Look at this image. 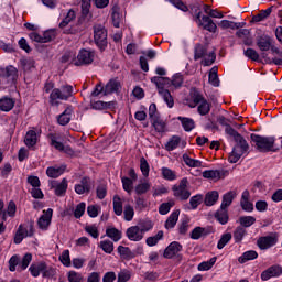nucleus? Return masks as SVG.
I'll return each mask as SVG.
<instances>
[{
	"label": "nucleus",
	"instance_id": "1",
	"mask_svg": "<svg viewBox=\"0 0 282 282\" xmlns=\"http://www.w3.org/2000/svg\"><path fill=\"white\" fill-rule=\"evenodd\" d=\"M151 83H153L159 91V95L163 98L164 102H166L167 107L171 109L175 101L173 100V96L169 88L171 87V79L169 77H158L154 76L151 78Z\"/></svg>",
	"mask_w": 282,
	"mask_h": 282
},
{
	"label": "nucleus",
	"instance_id": "2",
	"mask_svg": "<svg viewBox=\"0 0 282 282\" xmlns=\"http://www.w3.org/2000/svg\"><path fill=\"white\" fill-rule=\"evenodd\" d=\"M250 138L252 147H254L259 153H270V151H274V142H276L274 137H263L251 133Z\"/></svg>",
	"mask_w": 282,
	"mask_h": 282
},
{
	"label": "nucleus",
	"instance_id": "3",
	"mask_svg": "<svg viewBox=\"0 0 282 282\" xmlns=\"http://www.w3.org/2000/svg\"><path fill=\"white\" fill-rule=\"evenodd\" d=\"M234 140L236 142V145L234 147L232 152L229 154L230 164H237V162L241 160L243 153L248 152V149H250V145L248 144V141H246L243 135L240 134Z\"/></svg>",
	"mask_w": 282,
	"mask_h": 282
},
{
	"label": "nucleus",
	"instance_id": "4",
	"mask_svg": "<svg viewBox=\"0 0 282 282\" xmlns=\"http://www.w3.org/2000/svg\"><path fill=\"white\" fill-rule=\"evenodd\" d=\"M173 195L180 202H188L191 199V191L188 189V178L184 177L180 181L178 185H173Z\"/></svg>",
	"mask_w": 282,
	"mask_h": 282
},
{
	"label": "nucleus",
	"instance_id": "5",
	"mask_svg": "<svg viewBox=\"0 0 282 282\" xmlns=\"http://www.w3.org/2000/svg\"><path fill=\"white\" fill-rule=\"evenodd\" d=\"M94 41L97 47L105 52L108 41H107V29L102 24H97L94 26Z\"/></svg>",
	"mask_w": 282,
	"mask_h": 282
},
{
	"label": "nucleus",
	"instance_id": "6",
	"mask_svg": "<svg viewBox=\"0 0 282 282\" xmlns=\"http://www.w3.org/2000/svg\"><path fill=\"white\" fill-rule=\"evenodd\" d=\"M196 20L199 25V28H203V30H207V32L215 33L217 32V24L210 19L208 15H203L202 17V11H199L196 14Z\"/></svg>",
	"mask_w": 282,
	"mask_h": 282
},
{
	"label": "nucleus",
	"instance_id": "7",
	"mask_svg": "<svg viewBox=\"0 0 282 282\" xmlns=\"http://www.w3.org/2000/svg\"><path fill=\"white\" fill-rule=\"evenodd\" d=\"M17 78V69L14 66H8L7 68H0V85H10L14 83Z\"/></svg>",
	"mask_w": 282,
	"mask_h": 282
},
{
	"label": "nucleus",
	"instance_id": "8",
	"mask_svg": "<svg viewBox=\"0 0 282 282\" xmlns=\"http://www.w3.org/2000/svg\"><path fill=\"white\" fill-rule=\"evenodd\" d=\"M94 56H96L94 52L83 48L79 51L74 65L76 67H80V65H91L94 63Z\"/></svg>",
	"mask_w": 282,
	"mask_h": 282
},
{
	"label": "nucleus",
	"instance_id": "9",
	"mask_svg": "<svg viewBox=\"0 0 282 282\" xmlns=\"http://www.w3.org/2000/svg\"><path fill=\"white\" fill-rule=\"evenodd\" d=\"M278 241L279 237L276 234H271L269 236L260 237L257 240V246L260 250H268L269 248H272V246H276Z\"/></svg>",
	"mask_w": 282,
	"mask_h": 282
},
{
	"label": "nucleus",
	"instance_id": "10",
	"mask_svg": "<svg viewBox=\"0 0 282 282\" xmlns=\"http://www.w3.org/2000/svg\"><path fill=\"white\" fill-rule=\"evenodd\" d=\"M182 245L177 241L171 242L167 248L164 250L163 257L164 259H173V257H177V259H182L180 252H182Z\"/></svg>",
	"mask_w": 282,
	"mask_h": 282
},
{
	"label": "nucleus",
	"instance_id": "11",
	"mask_svg": "<svg viewBox=\"0 0 282 282\" xmlns=\"http://www.w3.org/2000/svg\"><path fill=\"white\" fill-rule=\"evenodd\" d=\"M48 186L50 188H54L57 197H63L67 193V178H63L62 182L50 181Z\"/></svg>",
	"mask_w": 282,
	"mask_h": 282
},
{
	"label": "nucleus",
	"instance_id": "12",
	"mask_svg": "<svg viewBox=\"0 0 282 282\" xmlns=\"http://www.w3.org/2000/svg\"><path fill=\"white\" fill-rule=\"evenodd\" d=\"M126 237H128L129 241H142L144 239V234L142 229L137 226H131L126 231Z\"/></svg>",
	"mask_w": 282,
	"mask_h": 282
},
{
	"label": "nucleus",
	"instance_id": "13",
	"mask_svg": "<svg viewBox=\"0 0 282 282\" xmlns=\"http://www.w3.org/2000/svg\"><path fill=\"white\" fill-rule=\"evenodd\" d=\"M52 215H54V209L48 208L44 212V215L39 218L37 226L41 230H47V228H50V224H52Z\"/></svg>",
	"mask_w": 282,
	"mask_h": 282
},
{
	"label": "nucleus",
	"instance_id": "14",
	"mask_svg": "<svg viewBox=\"0 0 282 282\" xmlns=\"http://www.w3.org/2000/svg\"><path fill=\"white\" fill-rule=\"evenodd\" d=\"M91 191V178L85 176L80 180L79 184L75 185V193L77 195H85V193H89Z\"/></svg>",
	"mask_w": 282,
	"mask_h": 282
},
{
	"label": "nucleus",
	"instance_id": "15",
	"mask_svg": "<svg viewBox=\"0 0 282 282\" xmlns=\"http://www.w3.org/2000/svg\"><path fill=\"white\" fill-rule=\"evenodd\" d=\"M281 274H282V268L280 265H272L261 273V279L263 281H270V279L274 276H281Z\"/></svg>",
	"mask_w": 282,
	"mask_h": 282
},
{
	"label": "nucleus",
	"instance_id": "16",
	"mask_svg": "<svg viewBox=\"0 0 282 282\" xmlns=\"http://www.w3.org/2000/svg\"><path fill=\"white\" fill-rule=\"evenodd\" d=\"M228 175V170H206L203 172V177L206 180H221Z\"/></svg>",
	"mask_w": 282,
	"mask_h": 282
},
{
	"label": "nucleus",
	"instance_id": "17",
	"mask_svg": "<svg viewBox=\"0 0 282 282\" xmlns=\"http://www.w3.org/2000/svg\"><path fill=\"white\" fill-rule=\"evenodd\" d=\"M257 45L261 52L272 50V37L270 35H261L257 39Z\"/></svg>",
	"mask_w": 282,
	"mask_h": 282
},
{
	"label": "nucleus",
	"instance_id": "18",
	"mask_svg": "<svg viewBox=\"0 0 282 282\" xmlns=\"http://www.w3.org/2000/svg\"><path fill=\"white\" fill-rule=\"evenodd\" d=\"M72 113H74V108L72 106H68L63 113H61L57 118L58 124L61 127H67V123L72 121Z\"/></svg>",
	"mask_w": 282,
	"mask_h": 282
},
{
	"label": "nucleus",
	"instance_id": "19",
	"mask_svg": "<svg viewBox=\"0 0 282 282\" xmlns=\"http://www.w3.org/2000/svg\"><path fill=\"white\" fill-rule=\"evenodd\" d=\"M120 83L118 79H110L104 89V96H109V94H116L120 91Z\"/></svg>",
	"mask_w": 282,
	"mask_h": 282
},
{
	"label": "nucleus",
	"instance_id": "20",
	"mask_svg": "<svg viewBox=\"0 0 282 282\" xmlns=\"http://www.w3.org/2000/svg\"><path fill=\"white\" fill-rule=\"evenodd\" d=\"M221 30H239L240 28H246V22H234L230 20H223L218 24Z\"/></svg>",
	"mask_w": 282,
	"mask_h": 282
},
{
	"label": "nucleus",
	"instance_id": "21",
	"mask_svg": "<svg viewBox=\"0 0 282 282\" xmlns=\"http://www.w3.org/2000/svg\"><path fill=\"white\" fill-rule=\"evenodd\" d=\"M249 197H250V192L245 191L241 196L240 206L242 210H246L247 213H252V210H254V205L250 203V200L248 199Z\"/></svg>",
	"mask_w": 282,
	"mask_h": 282
},
{
	"label": "nucleus",
	"instance_id": "22",
	"mask_svg": "<svg viewBox=\"0 0 282 282\" xmlns=\"http://www.w3.org/2000/svg\"><path fill=\"white\" fill-rule=\"evenodd\" d=\"M210 232H213L210 228L196 227L191 232V239H202V237H206V235H210Z\"/></svg>",
	"mask_w": 282,
	"mask_h": 282
},
{
	"label": "nucleus",
	"instance_id": "23",
	"mask_svg": "<svg viewBox=\"0 0 282 282\" xmlns=\"http://www.w3.org/2000/svg\"><path fill=\"white\" fill-rule=\"evenodd\" d=\"M58 100H65L61 88H54L50 94V105L58 107Z\"/></svg>",
	"mask_w": 282,
	"mask_h": 282
},
{
	"label": "nucleus",
	"instance_id": "24",
	"mask_svg": "<svg viewBox=\"0 0 282 282\" xmlns=\"http://www.w3.org/2000/svg\"><path fill=\"white\" fill-rule=\"evenodd\" d=\"M215 219H217L221 226H226L229 220L228 209L226 207H220L214 215Z\"/></svg>",
	"mask_w": 282,
	"mask_h": 282
},
{
	"label": "nucleus",
	"instance_id": "25",
	"mask_svg": "<svg viewBox=\"0 0 282 282\" xmlns=\"http://www.w3.org/2000/svg\"><path fill=\"white\" fill-rule=\"evenodd\" d=\"M15 101L10 97H2L0 99V111H12L14 109Z\"/></svg>",
	"mask_w": 282,
	"mask_h": 282
},
{
	"label": "nucleus",
	"instance_id": "26",
	"mask_svg": "<svg viewBox=\"0 0 282 282\" xmlns=\"http://www.w3.org/2000/svg\"><path fill=\"white\" fill-rule=\"evenodd\" d=\"M106 237H109V239L112 241L118 242L120 239H122V231L116 227H108L106 229Z\"/></svg>",
	"mask_w": 282,
	"mask_h": 282
},
{
	"label": "nucleus",
	"instance_id": "27",
	"mask_svg": "<svg viewBox=\"0 0 282 282\" xmlns=\"http://www.w3.org/2000/svg\"><path fill=\"white\" fill-rule=\"evenodd\" d=\"M273 8L274 7L271 6L267 10H262L257 15H253L252 20H251L252 23H261V21H265V19H268V17H270L272 14Z\"/></svg>",
	"mask_w": 282,
	"mask_h": 282
},
{
	"label": "nucleus",
	"instance_id": "28",
	"mask_svg": "<svg viewBox=\"0 0 282 282\" xmlns=\"http://www.w3.org/2000/svg\"><path fill=\"white\" fill-rule=\"evenodd\" d=\"M180 219V209L174 210L169 218L165 221V228L166 230H170L171 228H175L177 225V220Z\"/></svg>",
	"mask_w": 282,
	"mask_h": 282
},
{
	"label": "nucleus",
	"instance_id": "29",
	"mask_svg": "<svg viewBox=\"0 0 282 282\" xmlns=\"http://www.w3.org/2000/svg\"><path fill=\"white\" fill-rule=\"evenodd\" d=\"M177 120L181 122L184 131L191 132L195 129V120L188 117H177Z\"/></svg>",
	"mask_w": 282,
	"mask_h": 282
},
{
	"label": "nucleus",
	"instance_id": "30",
	"mask_svg": "<svg viewBox=\"0 0 282 282\" xmlns=\"http://www.w3.org/2000/svg\"><path fill=\"white\" fill-rule=\"evenodd\" d=\"M65 165L47 167L46 175L52 178L61 177V175L65 173Z\"/></svg>",
	"mask_w": 282,
	"mask_h": 282
},
{
	"label": "nucleus",
	"instance_id": "31",
	"mask_svg": "<svg viewBox=\"0 0 282 282\" xmlns=\"http://www.w3.org/2000/svg\"><path fill=\"white\" fill-rule=\"evenodd\" d=\"M151 123L158 133H164V131H166V121L161 117H156L155 119H152Z\"/></svg>",
	"mask_w": 282,
	"mask_h": 282
},
{
	"label": "nucleus",
	"instance_id": "32",
	"mask_svg": "<svg viewBox=\"0 0 282 282\" xmlns=\"http://www.w3.org/2000/svg\"><path fill=\"white\" fill-rule=\"evenodd\" d=\"M39 138L36 134V131L34 130H29L25 134L24 138V143L26 147H36V142H37Z\"/></svg>",
	"mask_w": 282,
	"mask_h": 282
},
{
	"label": "nucleus",
	"instance_id": "33",
	"mask_svg": "<svg viewBox=\"0 0 282 282\" xmlns=\"http://www.w3.org/2000/svg\"><path fill=\"white\" fill-rule=\"evenodd\" d=\"M208 54V47L203 44H196L194 47V61H199V58H204Z\"/></svg>",
	"mask_w": 282,
	"mask_h": 282
},
{
	"label": "nucleus",
	"instance_id": "34",
	"mask_svg": "<svg viewBox=\"0 0 282 282\" xmlns=\"http://www.w3.org/2000/svg\"><path fill=\"white\" fill-rule=\"evenodd\" d=\"M218 199H219V192L213 191L206 194L204 202L206 206H215Z\"/></svg>",
	"mask_w": 282,
	"mask_h": 282
},
{
	"label": "nucleus",
	"instance_id": "35",
	"mask_svg": "<svg viewBox=\"0 0 282 282\" xmlns=\"http://www.w3.org/2000/svg\"><path fill=\"white\" fill-rule=\"evenodd\" d=\"M117 250L121 259H126V260L135 259V253H133V251H131L129 247L119 246Z\"/></svg>",
	"mask_w": 282,
	"mask_h": 282
},
{
	"label": "nucleus",
	"instance_id": "36",
	"mask_svg": "<svg viewBox=\"0 0 282 282\" xmlns=\"http://www.w3.org/2000/svg\"><path fill=\"white\" fill-rule=\"evenodd\" d=\"M235 197H237V193H235L234 191L224 194L220 207L228 209V206L232 204Z\"/></svg>",
	"mask_w": 282,
	"mask_h": 282
},
{
	"label": "nucleus",
	"instance_id": "37",
	"mask_svg": "<svg viewBox=\"0 0 282 282\" xmlns=\"http://www.w3.org/2000/svg\"><path fill=\"white\" fill-rule=\"evenodd\" d=\"M257 257H259V253H257V251L249 250V251H246L245 253H242V256H240L238 258V261H239V263H246L247 261H254V259H257Z\"/></svg>",
	"mask_w": 282,
	"mask_h": 282
},
{
	"label": "nucleus",
	"instance_id": "38",
	"mask_svg": "<svg viewBox=\"0 0 282 282\" xmlns=\"http://www.w3.org/2000/svg\"><path fill=\"white\" fill-rule=\"evenodd\" d=\"M246 235H248V231L242 226H238L234 230L235 243H241L243 241V237H246Z\"/></svg>",
	"mask_w": 282,
	"mask_h": 282
},
{
	"label": "nucleus",
	"instance_id": "39",
	"mask_svg": "<svg viewBox=\"0 0 282 282\" xmlns=\"http://www.w3.org/2000/svg\"><path fill=\"white\" fill-rule=\"evenodd\" d=\"M183 161L185 162L186 166H189L191 169L202 167V161L192 159L187 153L183 154Z\"/></svg>",
	"mask_w": 282,
	"mask_h": 282
},
{
	"label": "nucleus",
	"instance_id": "40",
	"mask_svg": "<svg viewBox=\"0 0 282 282\" xmlns=\"http://www.w3.org/2000/svg\"><path fill=\"white\" fill-rule=\"evenodd\" d=\"M164 238V231L160 230L155 236L148 237L145 240L147 246L153 247L158 246V242Z\"/></svg>",
	"mask_w": 282,
	"mask_h": 282
},
{
	"label": "nucleus",
	"instance_id": "41",
	"mask_svg": "<svg viewBox=\"0 0 282 282\" xmlns=\"http://www.w3.org/2000/svg\"><path fill=\"white\" fill-rule=\"evenodd\" d=\"M182 141V139L177 135H173L167 143L165 144V149L166 151H175V149H177V147H180V142Z\"/></svg>",
	"mask_w": 282,
	"mask_h": 282
},
{
	"label": "nucleus",
	"instance_id": "42",
	"mask_svg": "<svg viewBox=\"0 0 282 282\" xmlns=\"http://www.w3.org/2000/svg\"><path fill=\"white\" fill-rule=\"evenodd\" d=\"M43 270H45V262L32 264L29 268V271L31 272L32 276H34V278L39 276L41 273L43 274Z\"/></svg>",
	"mask_w": 282,
	"mask_h": 282
},
{
	"label": "nucleus",
	"instance_id": "43",
	"mask_svg": "<svg viewBox=\"0 0 282 282\" xmlns=\"http://www.w3.org/2000/svg\"><path fill=\"white\" fill-rule=\"evenodd\" d=\"M161 173L164 180H167V182H173L174 180H177V174L175 171L169 169V167H162Z\"/></svg>",
	"mask_w": 282,
	"mask_h": 282
},
{
	"label": "nucleus",
	"instance_id": "44",
	"mask_svg": "<svg viewBox=\"0 0 282 282\" xmlns=\"http://www.w3.org/2000/svg\"><path fill=\"white\" fill-rule=\"evenodd\" d=\"M112 204H113L115 215L120 217V215H122V198H120L118 195H115L112 199Z\"/></svg>",
	"mask_w": 282,
	"mask_h": 282
},
{
	"label": "nucleus",
	"instance_id": "45",
	"mask_svg": "<svg viewBox=\"0 0 282 282\" xmlns=\"http://www.w3.org/2000/svg\"><path fill=\"white\" fill-rule=\"evenodd\" d=\"M35 62L32 58H22L20 59V66L24 72H31L34 69Z\"/></svg>",
	"mask_w": 282,
	"mask_h": 282
},
{
	"label": "nucleus",
	"instance_id": "46",
	"mask_svg": "<svg viewBox=\"0 0 282 282\" xmlns=\"http://www.w3.org/2000/svg\"><path fill=\"white\" fill-rule=\"evenodd\" d=\"M239 221L242 228H250V226H253V224L257 221V218L253 216H241Z\"/></svg>",
	"mask_w": 282,
	"mask_h": 282
},
{
	"label": "nucleus",
	"instance_id": "47",
	"mask_svg": "<svg viewBox=\"0 0 282 282\" xmlns=\"http://www.w3.org/2000/svg\"><path fill=\"white\" fill-rule=\"evenodd\" d=\"M232 239V234L230 232H227V234H224L218 243H217V248L218 250H224V248H226V246H228V242Z\"/></svg>",
	"mask_w": 282,
	"mask_h": 282
},
{
	"label": "nucleus",
	"instance_id": "48",
	"mask_svg": "<svg viewBox=\"0 0 282 282\" xmlns=\"http://www.w3.org/2000/svg\"><path fill=\"white\" fill-rule=\"evenodd\" d=\"M174 206H175V200L162 203L159 207L160 215H169V213H171V208H173Z\"/></svg>",
	"mask_w": 282,
	"mask_h": 282
},
{
	"label": "nucleus",
	"instance_id": "49",
	"mask_svg": "<svg viewBox=\"0 0 282 282\" xmlns=\"http://www.w3.org/2000/svg\"><path fill=\"white\" fill-rule=\"evenodd\" d=\"M74 19H76V12L70 9L63 21L59 23V28H67V25H69Z\"/></svg>",
	"mask_w": 282,
	"mask_h": 282
},
{
	"label": "nucleus",
	"instance_id": "50",
	"mask_svg": "<svg viewBox=\"0 0 282 282\" xmlns=\"http://www.w3.org/2000/svg\"><path fill=\"white\" fill-rule=\"evenodd\" d=\"M123 215H124L126 221H133V217L135 215V210L133 209V206L129 204L124 205Z\"/></svg>",
	"mask_w": 282,
	"mask_h": 282
},
{
	"label": "nucleus",
	"instance_id": "51",
	"mask_svg": "<svg viewBox=\"0 0 282 282\" xmlns=\"http://www.w3.org/2000/svg\"><path fill=\"white\" fill-rule=\"evenodd\" d=\"M137 195H144L151 191V184L149 182L140 183L134 188Z\"/></svg>",
	"mask_w": 282,
	"mask_h": 282
},
{
	"label": "nucleus",
	"instance_id": "52",
	"mask_svg": "<svg viewBox=\"0 0 282 282\" xmlns=\"http://www.w3.org/2000/svg\"><path fill=\"white\" fill-rule=\"evenodd\" d=\"M64 100H69L74 94V87L72 85H64L59 88Z\"/></svg>",
	"mask_w": 282,
	"mask_h": 282
},
{
	"label": "nucleus",
	"instance_id": "53",
	"mask_svg": "<svg viewBox=\"0 0 282 282\" xmlns=\"http://www.w3.org/2000/svg\"><path fill=\"white\" fill-rule=\"evenodd\" d=\"M197 111L199 116H208V113H210V104L208 102V100H205L202 104H199Z\"/></svg>",
	"mask_w": 282,
	"mask_h": 282
},
{
	"label": "nucleus",
	"instance_id": "54",
	"mask_svg": "<svg viewBox=\"0 0 282 282\" xmlns=\"http://www.w3.org/2000/svg\"><path fill=\"white\" fill-rule=\"evenodd\" d=\"M184 85V77L182 74H175L171 80V87H174V89H180Z\"/></svg>",
	"mask_w": 282,
	"mask_h": 282
},
{
	"label": "nucleus",
	"instance_id": "55",
	"mask_svg": "<svg viewBox=\"0 0 282 282\" xmlns=\"http://www.w3.org/2000/svg\"><path fill=\"white\" fill-rule=\"evenodd\" d=\"M215 263H217V258L216 257L212 258L209 261L199 263L198 264V270L200 272H204L206 270H210V268H213L215 265Z\"/></svg>",
	"mask_w": 282,
	"mask_h": 282
},
{
	"label": "nucleus",
	"instance_id": "56",
	"mask_svg": "<svg viewBox=\"0 0 282 282\" xmlns=\"http://www.w3.org/2000/svg\"><path fill=\"white\" fill-rule=\"evenodd\" d=\"M204 202V196L202 194H197L195 196H192L189 199V205L192 210H196L197 206Z\"/></svg>",
	"mask_w": 282,
	"mask_h": 282
},
{
	"label": "nucleus",
	"instance_id": "57",
	"mask_svg": "<svg viewBox=\"0 0 282 282\" xmlns=\"http://www.w3.org/2000/svg\"><path fill=\"white\" fill-rule=\"evenodd\" d=\"M42 276L44 279H52V276H56V269L53 267H47V263L44 262V270H42Z\"/></svg>",
	"mask_w": 282,
	"mask_h": 282
},
{
	"label": "nucleus",
	"instance_id": "58",
	"mask_svg": "<svg viewBox=\"0 0 282 282\" xmlns=\"http://www.w3.org/2000/svg\"><path fill=\"white\" fill-rule=\"evenodd\" d=\"M99 248H101L106 254H111V252H113V242L111 240H104L100 242Z\"/></svg>",
	"mask_w": 282,
	"mask_h": 282
},
{
	"label": "nucleus",
	"instance_id": "59",
	"mask_svg": "<svg viewBox=\"0 0 282 282\" xmlns=\"http://www.w3.org/2000/svg\"><path fill=\"white\" fill-rule=\"evenodd\" d=\"M30 263H32V253H26L23 256L18 270H28V265H30Z\"/></svg>",
	"mask_w": 282,
	"mask_h": 282
},
{
	"label": "nucleus",
	"instance_id": "60",
	"mask_svg": "<svg viewBox=\"0 0 282 282\" xmlns=\"http://www.w3.org/2000/svg\"><path fill=\"white\" fill-rule=\"evenodd\" d=\"M140 169L143 177H148L149 172L151 171V167L149 166V162L144 156L140 159Z\"/></svg>",
	"mask_w": 282,
	"mask_h": 282
},
{
	"label": "nucleus",
	"instance_id": "61",
	"mask_svg": "<svg viewBox=\"0 0 282 282\" xmlns=\"http://www.w3.org/2000/svg\"><path fill=\"white\" fill-rule=\"evenodd\" d=\"M165 1H167L169 3L174 6V8H177V10H181L182 12H188V6H186L182 0H165Z\"/></svg>",
	"mask_w": 282,
	"mask_h": 282
},
{
	"label": "nucleus",
	"instance_id": "62",
	"mask_svg": "<svg viewBox=\"0 0 282 282\" xmlns=\"http://www.w3.org/2000/svg\"><path fill=\"white\" fill-rule=\"evenodd\" d=\"M25 237H28L25 234V229L23 228V225H20L14 236V243H21V241H23Z\"/></svg>",
	"mask_w": 282,
	"mask_h": 282
},
{
	"label": "nucleus",
	"instance_id": "63",
	"mask_svg": "<svg viewBox=\"0 0 282 282\" xmlns=\"http://www.w3.org/2000/svg\"><path fill=\"white\" fill-rule=\"evenodd\" d=\"M59 261L63 263L66 268H69L72 265V258H69V250H64L62 254L59 256Z\"/></svg>",
	"mask_w": 282,
	"mask_h": 282
},
{
	"label": "nucleus",
	"instance_id": "64",
	"mask_svg": "<svg viewBox=\"0 0 282 282\" xmlns=\"http://www.w3.org/2000/svg\"><path fill=\"white\" fill-rule=\"evenodd\" d=\"M85 208H86L85 203H79L75 207V212H74L75 219H80V217H83V215H85Z\"/></svg>",
	"mask_w": 282,
	"mask_h": 282
}]
</instances>
